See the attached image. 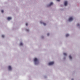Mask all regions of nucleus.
I'll return each instance as SVG.
<instances>
[{
    "mask_svg": "<svg viewBox=\"0 0 80 80\" xmlns=\"http://www.w3.org/2000/svg\"><path fill=\"white\" fill-rule=\"evenodd\" d=\"M60 0H57V1H58V2H59Z\"/></svg>",
    "mask_w": 80,
    "mask_h": 80,
    "instance_id": "6ab92c4d",
    "label": "nucleus"
},
{
    "mask_svg": "<svg viewBox=\"0 0 80 80\" xmlns=\"http://www.w3.org/2000/svg\"><path fill=\"white\" fill-rule=\"evenodd\" d=\"M64 5H65V6H67V1H66L65 2Z\"/></svg>",
    "mask_w": 80,
    "mask_h": 80,
    "instance_id": "39448f33",
    "label": "nucleus"
},
{
    "mask_svg": "<svg viewBox=\"0 0 80 80\" xmlns=\"http://www.w3.org/2000/svg\"><path fill=\"white\" fill-rule=\"evenodd\" d=\"M8 68L9 70H12V68H11V66H8Z\"/></svg>",
    "mask_w": 80,
    "mask_h": 80,
    "instance_id": "423d86ee",
    "label": "nucleus"
},
{
    "mask_svg": "<svg viewBox=\"0 0 80 80\" xmlns=\"http://www.w3.org/2000/svg\"><path fill=\"white\" fill-rule=\"evenodd\" d=\"M73 20V18L71 17V18H69L68 20H69V22H70L71 21H72V20Z\"/></svg>",
    "mask_w": 80,
    "mask_h": 80,
    "instance_id": "7ed1b4c3",
    "label": "nucleus"
},
{
    "mask_svg": "<svg viewBox=\"0 0 80 80\" xmlns=\"http://www.w3.org/2000/svg\"><path fill=\"white\" fill-rule=\"evenodd\" d=\"M53 2H51L50 3V4L49 5H48V7H50V6H51V5H53Z\"/></svg>",
    "mask_w": 80,
    "mask_h": 80,
    "instance_id": "20e7f679",
    "label": "nucleus"
},
{
    "mask_svg": "<svg viewBox=\"0 0 80 80\" xmlns=\"http://www.w3.org/2000/svg\"><path fill=\"white\" fill-rule=\"evenodd\" d=\"M77 26H80V24H78H78Z\"/></svg>",
    "mask_w": 80,
    "mask_h": 80,
    "instance_id": "dca6fc26",
    "label": "nucleus"
},
{
    "mask_svg": "<svg viewBox=\"0 0 80 80\" xmlns=\"http://www.w3.org/2000/svg\"><path fill=\"white\" fill-rule=\"evenodd\" d=\"M34 62H35V65H37L38 63V61L37 58H35L34 59Z\"/></svg>",
    "mask_w": 80,
    "mask_h": 80,
    "instance_id": "f257e3e1",
    "label": "nucleus"
},
{
    "mask_svg": "<svg viewBox=\"0 0 80 80\" xmlns=\"http://www.w3.org/2000/svg\"><path fill=\"white\" fill-rule=\"evenodd\" d=\"M69 57L70 59L71 60L72 59V56H71V55L69 56Z\"/></svg>",
    "mask_w": 80,
    "mask_h": 80,
    "instance_id": "1a4fd4ad",
    "label": "nucleus"
},
{
    "mask_svg": "<svg viewBox=\"0 0 80 80\" xmlns=\"http://www.w3.org/2000/svg\"><path fill=\"white\" fill-rule=\"evenodd\" d=\"M26 31H27V32H29V30L27 29V30H26Z\"/></svg>",
    "mask_w": 80,
    "mask_h": 80,
    "instance_id": "a211bd4d",
    "label": "nucleus"
},
{
    "mask_svg": "<svg viewBox=\"0 0 80 80\" xmlns=\"http://www.w3.org/2000/svg\"><path fill=\"white\" fill-rule=\"evenodd\" d=\"M63 55H65V56H67V53H63Z\"/></svg>",
    "mask_w": 80,
    "mask_h": 80,
    "instance_id": "f8f14e48",
    "label": "nucleus"
},
{
    "mask_svg": "<svg viewBox=\"0 0 80 80\" xmlns=\"http://www.w3.org/2000/svg\"><path fill=\"white\" fill-rule=\"evenodd\" d=\"M3 12H4V11L3 10H2L1 12L2 13H3Z\"/></svg>",
    "mask_w": 80,
    "mask_h": 80,
    "instance_id": "2eb2a0df",
    "label": "nucleus"
},
{
    "mask_svg": "<svg viewBox=\"0 0 80 80\" xmlns=\"http://www.w3.org/2000/svg\"><path fill=\"white\" fill-rule=\"evenodd\" d=\"M40 23H43L44 25H46V23H43V22H42V21H40Z\"/></svg>",
    "mask_w": 80,
    "mask_h": 80,
    "instance_id": "0eeeda50",
    "label": "nucleus"
},
{
    "mask_svg": "<svg viewBox=\"0 0 80 80\" xmlns=\"http://www.w3.org/2000/svg\"><path fill=\"white\" fill-rule=\"evenodd\" d=\"M47 36H49V35H50V34H49V33H48L47 34Z\"/></svg>",
    "mask_w": 80,
    "mask_h": 80,
    "instance_id": "4468645a",
    "label": "nucleus"
},
{
    "mask_svg": "<svg viewBox=\"0 0 80 80\" xmlns=\"http://www.w3.org/2000/svg\"><path fill=\"white\" fill-rule=\"evenodd\" d=\"M7 19L8 20H10L12 19V18H11V17H9Z\"/></svg>",
    "mask_w": 80,
    "mask_h": 80,
    "instance_id": "6e6552de",
    "label": "nucleus"
},
{
    "mask_svg": "<svg viewBox=\"0 0 80 80\" xmlns=\"http://www.w3.org/2000/svg\"><path fill=\"white\" fill-rule=\"evenodd\" d=\"M54 64V62H51L48 63L49 65H53Z\"/></svg>",
    "mask_w": 80,
    "mask_h": 80,
    "instance_id": "f03ea898",
    "label": "nucleus"
},
{
    "mask_svg": "<svg viewBox=\"0 0 80 80\" xmlns=\"http://www.w3.org/2000/svg\"><path fill=\"white\" fill-rule=\"evenodd\" d=\"M20 46H22V45H23V43L22 42H21L20 44Z\"/></svg>",
    "mask_w": 80,
    "mask_h": 80,
    "instance_id": "9b49d317",
    "label": "nucleus"
},
{
    "mask_svg": "<svg viewBox=\"0 0 80 80\" xmlns=\"http://www.w3.org/2000/svg\"><path fill=\"white\" fill-rule=\"evenodd\" d=\"M26 26H28V23H26Z\"/></svg>",
    "mask_w": 80,
    "mask_h": 80,
    "instance_id": "f3484780",
    "label": "nucleus"
},
{
    "mask_svg": "<svg viewBox=\"0 0 80 80\" xmlns=\"http://www.w3.org/2000/svg\"><path fill=\"white\" fill-rule=\"evenodd\" d=\"M71 80H73V79H72Z\"/></svg>",
    "mask_w": 80,
    "mask_h": 80,
    "instance_id": "aec40b11",
    "label": "nucleus"
},
{
    "mask_svg": "<svg viewBox=\"0 0 80 80\" xmlns=\"http://www.w3.org/2000/svg\"><path fill=\"white\" fill-rule=\"evenodd\" d=\"M2 38H4L5 36L4 35H2Z\"/></svg>",
    "mask_w": 80,
    "mask_h": 80,
    "instance_id": "ddd939ff",
    "label": "nucleus"
},
{
    "mask_svg": "<svg viewBox=\"0 0 80 80\" xmlns=\"http://www.w3.org/2000/svg\"><path fill=\"white\" fill-rule=\"evenodd\" d=\"M68 36H69V35L68 34H67L66 35V37H68Z\"/></svg>",
    "mask_w": 80,
    "mask_h": 80,
    "instance_id": "9d476101",
    "label": "nucleus"
}]
</instances>
